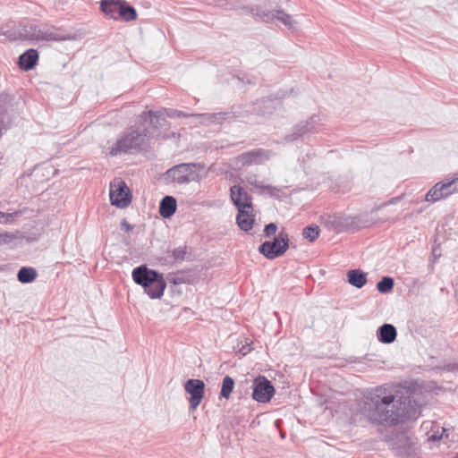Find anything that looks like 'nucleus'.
<instances>
[{"mask_svg":"<svg viewBox=\"0 0 458 458\" xmlns=\"http://www.w3.org/2000/svg\"><path fill=\"white\" fill-rule=\"evenodd\" d=\"M422 401L420 394L398 395L387 393L380 386L364 403V414L371 422L385 426H395L408 420H415L421 414Z\"/></svg>","mask_w":458,"mask_h":458,"instance_id":"obj_1","label":"nucleus"},{"mask_svg":"<svg viewBox=\"0 0 458 458\" xmlns=\"http://www.w3.org/2000/svg\"><path fill=\"white\" fill-rule=\"evenodd\" d=\"M131 277L135 284L142 286L150 299H161L166 288V280L160 272L140 265L133 268Z\"/></svg>","mask_w":458,"mask_h":458,"instance_id":"obj_2","label":"nucleus"},{"mask_svg":"<svg viewBox=\"0 0 458 458\" xmlns=\"http://www.w3.org/2000/svg\"><path fill=\"white\" fill-rule=\"evenodd\" d=\"M148 138L140 123H136L122 133L115 145L110 148V154L117 156L142 150L148 146Z\"/></svg>","mask_w":458,"mask_h":458,"instance_id":"obj_3","label":"nucleus"},{"mask_svg":"<svg viewBox=\"0 0 458 458\" xmlns=\"http://www.w3.org/2000/svg\"><path fill=\"white\" fill-rule=\"evenodd\" d=\"M100 11L109 19L131 21L137 19V11L125 0H100Z\"/></svg>","mask_w":458,"mask_h":458,"instance_id":"obj_4","label":"nucleus"},{"mask_svg":"<svg viewBox=\"0 0 458 458\" xmlns=\"http://www.w3.org/2000/svg\"><path fill=\"white\" fill-rule=\"evenodd\" d=\"M196 166V163H182L174 165L161 175V179L166 183H189L199 176L195 171Z\"/></svg>","mask_w":458,"mask_h":458,"instance_id":"obj_5","label":"nucleus"},{"mask_svg":"<svg viewBox=\"0 0 458 458\" xmlns=\"http://www.w3.org/2000/svg\"><path fill=\"white\" fill-rule=\"evenodd\" d=\"M164 110L142 112L137 118L148 137L157 136V131L168 124Z\"/></svg>","mask_w":458,"mask_h":458,"instance_id":"obj_6","label":"nucleus"},{"mask_svg":"<svg viewBox=\"0 0 458 458\" xmlns=\"http://www.w3.org/2000/svg\"><path fill=\"white\" fill-rule=\"evenodd\" d=\"M289 248V237L284 232L275 235L273 241H265L259 247V251L267 259L283 256Z\"/></svg>","mask_w":458,"mask_h":458,"instance_id":"obj_7","label":"nucleus"},{"mask_svg":"<svg viewBox=\"0 0 458 458\" xmlns=\"http://www.w3.org/2000/svg\"><path fill=\"white\" fill-rule=\"evenodd\" d=\"M256 107L252 106L251 110L242 108V107H233L231 111L228 112H218V113H211V114H195L194 117L201 118V123L210 124V123H222L224 121H231L234 118H245L248 117L252 111H255Z\"/></svg>","mask_w":458,"mask_h":458,"instance_id":"obj_8","label":"nucleus"},{"mask_svg":"<svg viewBox=\"0 0 458 458\" xmlns=\"http://www.w3.org/2000/svg\"><path fill=\"white\" fill-rule=\"evenodd\" d=\"M321 126L320 118L317 114H313L306 121H302L295 124L292 131L284 136L285 142H293L304 138L309 134H314L319 131Z\"/></svg>","mask_w":458,"mask_h":458,"instance_id":"obj_9","label":"nucleus"},{"mask_svg":"<svg viewBox=\"0 0 458 458\" xmlns=\"http://www.w3.org/2000/svg\"><path fill=\"white\" fill-rule=\"evenodd\" d=\"M110 202L116 208H124L131 202V191L126 182L120 178H115L110 182Z\"/></svg>","mask_w":458,"mask_h":458,"instance_id":"obj_10","label":"nucleus"},{"mask_svg":"<svg viewBox=\"0 0 458 458\" xmlns=\"http://www.w3.org/2000/svg\"><path fill=\"white\" fill-rule=\"evenodd\" d=\"M252 398L262 403H268L275 394V387L265 376H258L252 382Z\"/></svg>","mask_w":458,"mask_h":458,"instance_id":"obj_11","label":"nucleus"},{"mask_svg":"<svg viewBox=\"0 0 458 458\" xmlns=\"http://www.w3.org/2000/svg\"><path fill=\"white\" fill-rule=\"evenodd\" d=\"M205 383L201 379L191 378L184 385V390L190 394L189 403L191 410H196L200 404L205 394Z\"/></svg>","mask_w":458,"mask_h":458,"instance_id":"obj_12","label":"nucleus"},{"mask_svg":"<svg viewBox=\"0 0 458 458\" xmlns=\"http://www.w3.org/2000/svg\"><path fill=\"white\" fill-rule=\"evenodd\" d=\"M230 196L237 209H253L252 197L242 186L233 185L230 188Z\"/></svg>","mask_w":458,"mask_h":458,"instance_id":"obj_13","label":"nucleus"},{"mask_svg":"<svg viewBox=\"0 0 458 458\" xmlns=\"http://www.w3.org/2000/svg\"><path fill=\"white\" fill-rule=\"evenodd\" d=\"M39 30L38 41H64L72 38L70 34L55 26L43 25L39 27Z\"/></svg>","mask_w":458,"mask_h":458,"instance_id":"obj_14","label":"nucleus"},{"mask_svg":"<svg viewBox=\"0 0 458 458\" xmlns=\"http://www.w3.org/2000/svg\"><path fill=\"white\" fill-rule=\"evenodd\" d=\"M269 158V151L263 148H256L251 151L244 152L239 157L242 165L259 164Z\"/></svg>","mask_w":458,"mask_h":458,"instance_id":"obj_15","label":"nucleus"},{"mask_svg":"<svg viewBox=\"0 0 458 458\" xmlns=\"http://www.w3.org/2000/svg\"><path fill=\"white\" fill-rule=\"evenodd\" d=\"M38 53L34 48H30L19 56L18 64L22 71H30L38 64Z\"/></svg>","mask_w":458,"mask_h":458,"instance_id":"obj_16","label":"nucleus"},{"mask_svg":"<svg viewBox=\"0 0 458 458\" xmlns=\"http://www.w3.org/2000/svg\"><path fill=\"white\" fill-rule=\"evenodd\" d=\"M236 223L241 230L244 232L250 231L254 225L255 216L252 214L253 209H237Z\"/></svg>","mask_w":458,"mask_h":458,"instance_id":"obj_17","label":"nucleus"},{"mask_svg":"<svg viewBox=\"0 0 458 458\" xmlns=\"http://www.w3.org/2000/svg\"><path fill=\"white\" fill-rule=\"evenodd\" d=\"M397 332L392 324H383L377 331V340L382 344H392L396 339Z\"/></svg>","mask_w":458,"mask_h":458,"instance_id":"obj_18","label":"nucleus"},{"mask_svg":"<svg viewBox=\"0 0 458 458\" xmlns=\"http://www.w3.org/2000/svg\"><path fill=\"white\" fill-rule=\"evenodd\" d=\"M177 208V202L173 196H165L159 203V214L164 218L171 217Z\"/></svg>","mask_w":458,"mask_h":458,"instance_id":"obj_19","label":"nucleus"},{"mask_svg":"<svg viewBox=\"0 0 458 458\" xmlns=\"http://www.w3.org/2000/svg\"><path fill=\"white\" fill-rule=\"evenodd\" d=\"M346 276L347 282L358 289L362 288L368 282L367 273L359 268L349 270Z\"/></svg>","mask_w":458,"mask_h":458,"instance_id":"obj_20","label":"nucleus"},{"mask_svg":"<svg viewBox=\"0 0 458 458\" xmlns=\"http://www.w3.org/2000/svg\"><path fill=\"white\" fill-rule=\"evenodd\" d=\"M40 26H37L34 23L28 22L26 24H21L19 29V36L21 39L36 40L38 41Z\"/></svg>","mask_w":458,"mask_h":458,"instance_id":"obj_21","label":"nucleus"},{"mask_svg":"<svg viewBox=\"0 0 458 458\" xmlns=\"http://www.w3.org/2000/svg\"><path fill=\"white\" fill-rule=\"evenodd\" d=\"M165 280L173 285H177L181 284H191L192 278L190 271L178 270L175 273L167 274Z\"/></svg>","mask_w":458,"mask_h":458,"instance_id":"obj_22","label":"nucleus"},{"mask_svg":"<svg viewBox=\"0 0 458 458\" xmlns=\"http://www.w3.org/2000/svg\"><path fill=\"white\" fill-rule=\"evenodd\" d=\"M38 276L37 270L31 267H22L17 273L19 282L22 284L32 283Z\"/></svg>","mask_w":458,"mask_h":458,"instance_id":"obj_23","label":"nucleus"},{"mask_svg":"<svg viewBox=\"0 0 458 458\" xmlns=\"http://www.w3.org/2000/svg\"><path fill=\"white\" fill-rule=\"evenodd\" d=\"M458 176H454L453 179H446L445 181L437 182L439 189L443 191L444 198H447L452 193L458 191L457 188Z\"/></svg>","mask_w":458,"mask_h":458,"instance_id":"obj_24","label":"nucleus"},{"mask_svg":"<svg viewBox=\"0 0 458 458\" xmlns=\"http://www.w3.org/2000/svg\"><path fill=\"white\" fill-rule=\"evenodd\" d=\"M252 13L259 17L265 22H272L275 19H276V10L270 11L262 7H256L252 9Z\"/></svg>","mask_w":458,"mask_h":458,"instance_id":"obj_25","label":"nucleus"},{"mask_svg":"<svg viewBox=\"0 0 458 458\" xmlns=\"http://www.w3.org/2000/svg\"><path fill=\"white\" fill-rule=\"evenodd\" d=\"M234 387V380L230 376H225L223 378L221 390H220V397L228 399L233 390Z\"/></svg>","mask_w":458,"mask_h":458,"instance_id":"obj_26","label":"nucleus"},{"mask_svg":"<svg viewBox=\"0 0 458 458\" xmlns=\"http://www.w3.org/2000/svg\"><path fill=\"white\" fill-rule=\"evenodd\" d=\"M394 286V280L393 277L390 276H383L377 283V290L380 293H391Z\"/></svg>","mask_w":458,"mask_h":458,"instance_id":"obj_27","label":"nucleus"},{"mask_svg":"<svg viewBox=\"0 0 458 458\" xmlns=\"http://www.w3.org/2000/svg\"><path fill=\"white\" fill-rule=\"evenodd\" d=\"M247 182L249 184H250L256 188L267 191V193L271 197L277 196L278 192L280 191V190L278 188L271 186V185H264L261 182H259V181H257L256 179H252L251 177L247 178Z\"/></svg>","mask_w":458,"mask_h":458,"instance_id":"obj_28","label":"nucleus"},{"mask_svg":"<svg viewBox=\"0 0 458 458\" xmlns=\"http://www.w3.org/2000/svg\"><path fill=\"white\" fill-rule=\"evenodd\" d=\"M320 229L317 225H310L304 227L302 231V235L305 239L313 242L319 236Z\"/></svg>","mask_w":458,"mask_h":458,"instance_id":"obj_29","label":"nucleus"},{"mask_svg":"<svg viewBox=\"0 0 458 458\" xmlns=\"http://www.w3.org/2000/svg\"><path fill=\"white\" fill-rule=\"evenodd\" d=\"M445 199L443 196V191L439 189L437 183H436L426 194L425 199L429 202H436Z\"/></svg>","mask_w":458,"mask_h":458,"instance_id":"obj_30","label":"nucleus"},{"mask_svg":"<svg viewBox=\"0 0 458 458\" xmlns=\"http://www.w3.org/2000/svg\"><path fill=\"white\" fill-rule=\"evenodd\" d=\"M166 117L169 118H188V117H194L195 114H188L182 111H179L173 108H165L163 109Z\"/></svg>","mask_w":458,"mask_h":458,"instance_id":"obj_31","label":"nucleus"},{"mask_svg":"<svg viewBox=\"0 0 458 458\" xmlns=\"http://www.w3.org/2000/svg\"><path fill=\"white\" fill-rule=\"evenodd\" d=\"M187 249L188 248L186 245H182V246H179L178 248H175L172 251V257L174 259V261L182 262V261L185 260L187 259V254H188Z\"/></svg>","mask_w":458,"mask_h":458,"instance_id":"obj_32","label":"nucleus"},{"mask_svg":"<svg viewBox=\"0 0 458 458\" xmlns=\"http://www.w3.org/2000/svg\"><path fill=\"white\" fill-rule=\"evenodd\" d=\"M22 212L21 210H17L12 213H4L0 211V224H10L13 221L14 218L21 216Z\"/></svg>","mask_w":458,"mask_h":458,"instance_id":"obj_33","label":"nucleus"},{"mask_svg":"<svg viewBox=\"0 0 458 458\" xmlns=\"http://www.w3.org/2000/svg\"><path fill=\"white\" fill-rule=\"evenodd\" d=\"M276 20L283 22L289 29H293L292 17L285 13L283 10H276Z\"/></svg>","mask_w":458,"mask_h":458,"instance_id":"obj_34","label":"nucleus"},{"mask_svg":"<svg viewBox=\"0 0 458 458\" xmlns=\"http://www.w3.org/2000/svg\"><path fill=\"white\" fill-rule=\"evenodd\" d=\"M277 230V225L275 223H269L265 225L264 228V234L266 237H270L272 235H275Z\"/></svg>","mask_w":458,"mask_h":458,"instance_id":"obj_35","label":"nucleus"},{"mask_svg":"<svg viewBox=\"0 0 458 458\" xmlns=\"http://www.w3.org/2000/svg\"><path fill=\"white\" fill-rule=\"evenodd\" d=\"M13 239H15L13 233L7 232L0 233V245L9 244Z\"/></svg>","mask_w":458,"mask_h":458,"instance_id":"obj_36","label":"nucleus"},{"mask_svg":"<svg viewBox=\"0 0 458 458\" xmlns=\"http://www.w3.org/2000/svg\"><path fill=\"white\" fill-rule=\"evenodd\" d=\"M445 432H446V429L445 428H442L441 431H439V430L434 431L428 439L431 441H434V442L439 441L440 439L443 438Z\"/></svg>","mask_w":458,"mask_h":458,"instance_id":"obj_37","label":"nucleus"},{"mask_svg":"<svg viewBox=\"0 0 458 458\" xmlns=\"http://www.w3.org/2000/svg\"><path fill=\"white\" fill-rule=\"evenodd\" d=\"M4 35L10 39V40H17L21 39L19 36V30L18 31H12L8 30L4 33Z\"/></svg>","mask_w":458,"mask_h":458,"instance_id":"obj_38","label":"nucleus"},{"mask_svg":"<svg viewBox=\"0 0 458 458\" xmlns=\"http://www.w3.org/2000/svg\"><path fill=\"white\" fill-rule=\"evenodd\" d=\"M133 229V225L129 224L125 219H123L121 223V230L123 231H131Z\"/></svg>","mask_w":458,"mask_h":458,"instance_id":"obj_39","label":"nucleus"},{"mask_svg":"<svg viewBox=\"0 0 458 458\" xmlns=\"http://www.w3.org/2000/svg\"><path fill=\"white\" fill-rule=\"evenodd\" d=\"M445 369L448 371L458 372V363L448 364L445 367Z\"/></svg>","mask_w":458,"mask_h":458,"instance_id":"obj_40","label":"nucleus"},{"mask_svg":"<svg viewBox=\"0 0 458 458\" xmlns=\"http://www.w3.org/2000/svg\"><path fill=\"white\" fill-rule=\"evenodd\" d=\"M238 79L242 81V82H248V83H251V81L249 80V79H246L245 76H242V77H238Z\"/></svg>","mask_w":458,"mask_h":458,"instance_id":"obj_41","label":"nucleus"},{"mask_svg":"<svg viewBox=\"0 0 458 458\" xmlns=\"http://www.w3.org/2000/svg\"><path fill=\"white\" fill-rule=\"evenodd\" d=\"M250 348L247 349L245 346H243L242 349L241 350V352L243 355H245V354H247L250 352Z\"/></svg>","mask_w":458,"mask_h":458,"instance_id":"obj_42","label":"nucleus"},{"mask_svg":"<svg viewBox=\"0 0 458 458\" xmlns=\"http://www.w3.org/2000/svg\"><path fill=\"white\" fill-rule=\"evenodd\" d=\"M267 102V100L266 99H262L261 101L259 102V105H264Z\"/></svg>","mask_w":458,"mask_h":458,"instance_id":"obj_43","label":"nucleus"}]
</instances>
